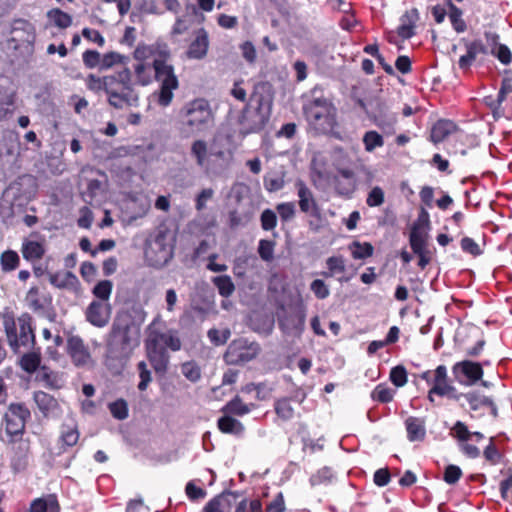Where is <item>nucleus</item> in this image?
I'll use <instances>...</instances> for the list:
<instances>
[{"label":"nucleus","instance_id":"nucleus-1","mask_svg":"<svg viewBox=\"0 0 512 512\" xmlns=\"http://www.w3.org/2000/svg\"><path fill=\"white\" fill-rule=\"evenodd\" d=\"M144 348L147 360L156 374L164 375L170 365V353L182 348V340L177 329L169 328L160 319H154L146 328Z\"/></svg>","mask_w":512,"mask_h":512},{"label":"nucleus","instance_id":"nucleus-2","mask_svg":"<svg viewBox=\"0 0 512 512\" xmlns=\"http://www.w3.org/2000/svg\"><path fill=\"white\" fill-rule=\"evenodd\" d=\"M178 229L162 221L143 238V258L153 268H163L174 257Z\"/></svg>","mask_w":512,"mask_h":512},{"label":"nucleus","instance_id":"nucleus-3","mask_svg":"<svg viewBox=\"0 0 512 512\" xmlns=\"http://www.w3.org/2000/svg\"><path fill=\"white\" fill-rule=\"evenodd\" d=\"M303 115L311 129L317 135H333L338 137L337 108L333 101L324 95L321 88L315 87L310 97L303 104Z\"/></svg>","mask_w":512,"mask_h":512},{"label":"nucleus","instance_id":"nucleus-4","mask_svg":"<svg viewBox=\"0 0 512 512\" xmlns=\"http://www.w3.org/2000/svg\"><path fill=\"white\" fill-rule=\"evenodd\" d=\"M265 88L263 82L254 85L249 101L239 117L240 129L245 135L263 130L270 119L272 102L262 94Z\"/></svg>","mask_w":512,"mask_h":512},{"label":"nucleus","instance_id":"nucleus-5","mask_svg":"<svg viewBox=\"0 0 512 512\" xmlns=\"http://www.w3.org/2000/svg\"><path fill=\"white\" fill-rule=\"evenodd\" d=\"M170 50H163L153 61L154 79L159 83V90L154 93L157 103L167 107L172 103L174 91L179 88V80L174 66L170 63Z\"/></svg>","mask_w":512,"mask_h":512},{"label":"nucleus","instance_id":"nucleus-6","mask_svg":"<svg viewBox=\"0 0 512 512\" xmlns=\"http://www.w3.org/2000/svg\"><path fill=\"white\" fill-rule=\"evenodd\" d=\"M213 122L210 104L203 98L188 102L181 109V134L189 137L206 130Z\"/></svg>","mask_w":512,"mask_h":512},{"label":"nucleus","instance_id":"nucleus-7","mask_svg":"<svg viewBox=\"0 0 512 512\" xmlns=\"http://www.w3.org/2000/svg\"><path fill=\"white\" fill-rule=\"evenodd\" d=\"M128 344V324L122 323L121 318L115 321L109 342L106 357V366L113 374H120L126 364Z\"/></svg>","mask_w":512,"mask_h":512},{"label":"nucleus","instance_id":"nucleus-8","mask_svg":"<svg viewBox=\"0 0 512 512\" xmlns=\"http://www.w3.org/2000/svg\"><path fill=\"white\" fill-rule=\"evenodd\" d=\"M3 323L8 343L14 352H18L21 347L27 348L35 345L32 317L29 314H22L16 320L7 316Z\"/></svg>","mask_w":512,"mask_h":512},{"label":"nucleus","instance_id":"nucleus-9","mask_svg":"<svg viewBox=\"0 0 512 512\" xmlns=\"http://www.w3.org/2000/svg\"><path fill=\"white\" fill-rule=\"evenodd\" d=\"M260 350V345L257 342H249L247 339L239 338L228 345L223 359L228 365H242L255 359Z\"/></svg>","mask_w":512,"mask_h":512},{"label":"nucleus","instance_id":"nucleus-10","mask_svg":"<svg viewBox=\"0 0 512 512\" xmlns=\"http://www.w3.org/2000/svg\"><path fill=\"white\" fill-rule=\"evenodd\" d=\"M106 93L109 103L115 108L128 104V69L124 68L115 75L106 76Z\"/></svg>","mask_w":512,"mask_h":512},{"label":"nucleus","instance_id":"nucleus-11","mask_svg":"<svg viewBox=\"0 0 512 512\" xmlns=\"http://www.w3.org/2000/svg\"><path fill=\"white\" fill-rule=\"evenodd\" d=\"M29 409L22 403L10 404L4 415L5 431L11 436H18L24 432L27 419L30 418Z\"/></svg>","mask_w":512,"mask_h":512},{"label":"nucleus","instance_id":"nucleus-12","mask_svg":"<svg viewBox=\"0 0 512 512\" xmlns=\"http://www.w3.org/2000/svg\"><path fill=\"white\" fill-rule=\"evenodd\" d=\"M453 375L461 384L474 385L483 377L482 364L471 360L457 362L452 367Z\"/></svg>","mask_w":512,"mask_h":512},{"label":"nucleus","instance_id":"nucleus-13","mask_svg":"<svg viewBox=\"0 0 512 512\" xmlns=\"http://www.w3.org/2000/svg\"><path fill=\"white\" fill-rule=\"evenodd\" d=\"M307 395L301 387H295L290 396L277 398L274 402V411L282 421H289L294 417L292 402L302 404Z\"/></svg>","mask_w":512,"mask_h":512},{"label":"nucleus","instance_id":"nucleus-14","mask_svg":"<svg viewBox=\"0 0 512 512\" xmlns=\"http://www.w3.org/2000/svg\"><path fill=\"white\" fill-rule=\"evenodd\" d=\"M305 321L306 312L300 308L280 318L278 324L284 334L300 338L305 329Z\"/></svg>","mask_w":512,"mask_h":512},{"label":"nucleus","instance_id":"nucleus-15","mask_svg":"<svg viewBox=\"0 0 512 512\" xmlns=\"http://www.w3.org/2000/svg\"><path fill=\"white\" fill-rule=\"evenodd\" d=\"M67 353L77 367H89L93 364L89 348L79 336H71L67 341Z\"/></svg>","mask_w":512,"mask_h":512},{"label":"nucleus","instance_id":"nucleus-16","mask_svg":"<svg viewBox=\"0 0 512 512\" xmlns=\"http://www.w3.org/2000/svg\"><path fill=\"white\" fill-rule=\"evenodd\" d=\"M409 243L412 251L418 256V266L423 270L431 261L430 251L427 249L426 237L418 227L414 224L410 231Z\"/></svg>","mask_w":512,"mask_h":512},{"label":"nucleus","instance_id":"nucleus-17","mask_svg":"<svg viewBox=\"0 0 512 512\" xmlns=\"http://www.w3.org/2000/svg\"><path fill=\"white\" fill-rule=\"evenodd\" d=\"M242 496L240 491L224 490L210 499L202 512H230L236 500Z\"/></svg>","mask_w":512,"mask_h":512},{"label":"nucleus","instance_id":"nucleus-18","mask_svg":"<svg viewBox=\"0 0 512 512\" xmlns=\"http://www.w3.org/2000/svg\"><path fill=\"white\" fill-rule=\"evenodd\" d=\"M21 252L27 261L40 260L46 252L44 237L38 233H32L29 239L23 241Z\"/></svg>","mask_w":512,"mask_h":512},{"label":"nucleus","instance_id":"nucleus-19","mask_svg":"<svg viewBox=\"0 0 512 512\" xmlns=\"http://www.w3.org/2000/svg\"><path fill=\"white\" fill-rule=\"evenodd\" d=\"M33 399L45 417L57 418L62 414L58 400L52 395L44 391H36Z\"/></svg>","mask_w":512,"mask_h":512},{"label":"nucleus","instance_id":"nucleus-20","mask_svg":"<svg viewBox=\"0 0 512 512\" xmlns=\"http://www.w3.org/2000/svg\"><path fill=\"white\" fill-rule=\"evenodd\" d=\"M466 54L458 60V66L461 70H468L479 55H488L489 47L485 46L481 39H475L465 44Z\"/></svg>","mask_w":512,"mask_h":512},{"label":"nucleus","instance_id":"nucleus-21","mask_svg":"<svg viewBox=\"0 0 512 512\" xmlns=\"http://www.w3.org/2000/svg\"><path fill=\"white\" fill-rule=\"evenodd\" d=\"M86 319L97 327L105 326L110 318V306L101 301H93L86 310Z\"/></svg>","mask_w":512,"mask_h":512},{"label":"nucleus","instance_id":"nucleus-22","mask_svg":"<svg viewBox=\"0 0 512 512\" xmlns=\"http://www.w3.org/2000/svg\"><path fill=\"white\" fill-rule=\"evenodd\" d=\"M297 195L299 197V207L303 213H310L313 216L319 215V208L316 200L314 199L312 191L307 187L303 181L296 183Z\"/></svg>","mask_w":512,"mask_h":512},{"label":"nucleus","instance_id":"nucleus-23","mask_svg":"<svg viewBox=\"0 0 512 512\" xmlns=\"http://www.w3.org/2000/svg\"><path fill=\"white\" fill-rule=\"evenodd\" d=\"M419 12L417 8L407 10L400 17V25L397 28V34L403 40H408L415 35L416 23L419 20Z\"/></svg>","mask_w":512,"mask_h":512},{"label":"nucleus","instance_id":"nucleus-24","mask_svg":"<svg viewBox=\"0 0 512 512\" xmlns=\"http://www.w3.org/2000/svg\"><path fill=\"white\" fill-rule=\"evenodd\" d=\"M463 398L468 402L469 407L472 411H478L484 408H488L490 414L493 417L498 416V409L496 404L490 397L482 395L478 392H468L463 395Z\"/></svg>","mask_w":512,"mask_h":512},{"label":"nucleus","instance_id":"nucleus-25","mask_svg":"<svg viewBox=\"0 0 512 512\" xmlns=\"http://www.w3.org/2000/svg\"><path fill=\"white\" fill-rule=\"evenodd\" d=\"M407 439L410 442H421L426 437V422L424 418L409 416L405 420Z\"/></svg>","mask_w":512,"mask_h":512},{"label":"nucleus","instance_id":"nucleus-26","mask_svg":"<svg viewBox=\"0 0 512 512\" xmlns=\"http://www.w3.org/2000/svg\"><path fill=\"white\" fill-rule=\"evenodd\" d=\"M456 130L457 125L453 121L440 119L431 128L430 141L434 144L441 143Z\"/></svg>","mask_w":512,"mask_h":512},{"label":"nucleus","instance_id":"nucleus-27","mask_svg":"<svg viewBox=\"0 0 512 512\" xmlns=\"http://www.w3.org/2000/svg\"><path fill=\"white\" fill-rule=\"evenodd\" d=\"M433 386L431 387V393H435L438 396L443 397L444 394L453 392V385L448 381L447 368L444 365H439L434 370V378L432 380Z\"/></svg>","mask_w":512,"mask_h":512},{"label":"nucleus","instance_id":"nucleus-28","mask_svg":"<svg viewBox=\"0 0 512 512\" xmlns=\"http://www.w3.org/2000/svg\"><path fill=\"white\" fill-rule=\"evenodd\" d=\"M209 47L208 35L204 29H201L196 38L189 45L187 57L189 59H202L206 56Z\"/></svg>","mask_w":512,"mask_h":512},{"label":"nucleus","instance_id":"nucleus-29","mask_svg":"<svg viewBox=\"0 0 512 512\" xmlns=\"http://www.w3.org/2000/svg\"><path fill=\"white\" fill-rule=\"evenodd\" d=\"M156 143L151 134L148 138L144 139L141 144H135L133 149L130 150L132 157H139L145 163L152 161L156 156Z\"/></svg>","mask_w":512,"mask_h":512},{"label":"nucleus","instance_id":"nucleus-30","mask_svg":"<svg viewBox=\"0 0 512 512\" xmlns=\"http://www.w3.org/2000/svg\"><path fill=\"white\" fill-rule=\"evenodd\" d=\"M150 208L151 201L147 195H130V222L146 215Z\"/></svg>","mask_w":512,"mask_h":512},{"label":"nucleus","instance_id":"nucleus-31","mask_svg":"<svg viewBox=\"0 0 512 512\" xmlns=\"http://www.w3.org/2000/svg\"><path fill=\"white\" fill-rule=\"evenodd\" d=\"M255 407L254 404H246L242 399L236 395L233 399L228 401L221 409L224 414L231 416H244Z\"/></svg>","mask_w":512,"mask_h":512},{"label":"nucleus","instance_id":"nucleus-32","mask_svg":"<svg viewBox=\"0 0 512 512\" xmlns=\"http://www.w3.org/2000/svg\"><path fill=\"white\" fill-rule=\"evenodd\" d=\"M163 50H169L167 45H152V46H138L133 56L138 61V63L141 62H147L148 60H151V64L153 65V61L156 57H158V54L163 52Z\"/></svg>","mask_w":512,"mask_h":512},{"label":"nucleus","instance_id":"nucleus-33","mask_svg":"<svg viewBox=\"0 0 512 512\" xmlns=\"http://www.w3.org/2000/svg\"><path fill=\"white\" fill-rule=\"evenodd\" d=\"M218 429L224 434L241 435L244 432V425L231 415L224 414L217 421Z\"/></svg>","mask_w":512,"mask_h":512},{"label":"nucleus","instance_id":"nucleus-34","mask_svg":"<svg viewBox=\"0 0 512 512\" xmlns=\"http://www.w3.org/2000/svg\"><path fill=\"white\" fill-rule=\"evenodd\" d=\"M31 352L25 353L20 358V367L27 373H34L40 366L41 363V351L40 348L34 346Z\"/></svg>","mask_w":512,"mask_h":512},{"label":"nucleus","instance_id":"nucleus-35","mask_svg":"<svg viewBox=\"0 0 512 512\" xmlns=\"http://www.w3.org/2000/svg\"><path fill=\"white\" fill-rule=\"evenodd\" d=\"M60 506L54 495L35 499L30 506V512H59Z\"/></svg>","mask_w":512,"mask_h":512},{"label":"nucleus","instance_id":"nucleus-36","mask_svg":"<svg viewBox=\"0 0 512 512\" xmlns=\"http://www.w3.org/2000/svg\"><path fill=\"white\" fill-rule=\"evenodd\" d=\"M40 379L50 389H61L65 385V379L62 374L49 370L45 366L41 369Z\"/></svg>","mask_w":512,"mask_h":512},{"label":"nucleus","instance_id":"nucleus-37","mask_svg":"<svg viewBox=\"0 0 512 512\" xmlns=\"http://www.w3.org/2000/svg\"><path fill=\"white\" fill-rule=\"evenodd\" d=\"M211 281L217 288L219 295L224 298L230 297L235 291V285L229 275L215 276Z\"/></svg>","mask_w":512,"mask_h":512},{"label":"nucleus","instance_id":"nucleus-38","mask_svg":"<svg viewBox=\"0 0 512 512\" xmlns=\"http://www.w3.org/2000/svg\"><path fill=\"white\" fill-rule=\"evenodd\" d=\"M362 142L365 151L368 153L373 152L376 148H381L384 146L383 136L375 130H369L365 132L362 137Z\"/></svg>","mask_w":512,"mask_h":512},{"label":"nucleus","instance_id":"nucleus-39","mask_svg":"<svg viewBox=\"0 0 512 512\" xmlns=\"http://www.w3.org/2000/svg\"><path fill=\"white\" fill-rule=\"evenodd\" d=\"M449 7V18L453 29L457 33H462L467 29L466 22L462 18V10L454 5L450 0L447 2Z\"/></svg>","mask_w":512,"mask_h":512},{"label":"nucleus","instance_id":"nucleus-40","mask_svg":"<svg viewBox=\"0 0 512 512\" xmlns=\"http://www.w3.org/2000/svg\"><path fill=\"white\" fill-rule=\"evenodd\" d=\"M326 266L328 271H323L322 276L328 278L338 273H344L346 271L345 260L343 256H331L326 260Z\"/></svg>","mask_w":512,"mask_h":512},{"label":"nucleus","instance_id":"nucleus-41","mask_svg":"<svg viewBox=\"0 0 512 512\" xmlns=\"http://www.w3.org/2000/svg\"><path fill=\"white\" fill-rule=\"evenodd\" d=\"M50 281L53 285L59 288L74 287L78 284L77 277L69 271L58 272L51 275Z\"/></svg>","mask_w":512,"mask_h":512},{"label":"nucleus","instance_id":"nucleus-42","mask_svg":"<svg viewBox=\"0 0 512 512\" xmlns=\"http://www.w3.org/2000/svg\"><path fill=\"white\" fill-rule=\"evenodd\" d=\"M47 17L55 26L60 29H66L72 24V17L68 13L58 8H54L48 11Z\"/></svg>","mask_w":512,"mask_h":512},{"label":"nucleus","instance_id":"nucleus-43","mask_svg":"<svg viewBox=\"0 0 512 512\" xmlns=\"http://www.w3.org/2000/svg\"><path fill=\"white\" fill-rule=\"evenodd\" d=\"M349 248L354 259H366L371 257L374 253V247L369 242L361 243L354 241Z\"/></svg>","mask_w":512,"mask_h":512},{"label":"nucleus","instance_id":"nucleus-44","mask_svg":"<svg viewBox=\"0 0 512 512\" xmlns=\"http://www.w3.org/2000/svg\"><path fill=\"white\" fill-rule=\"evenodd\" d=\"M79 440V432L76 427L64 426L61 431L60 442L62 444L61 452L66 451V448L73 447Z\"/></svg>","mask_w":512,"mask_h":512},{"label":"nucleus","instance_id":"nucleus-45","mask_svg":"<svg viewBox=\"0 0 512 512\" xmlns=\"http://www.w3.org/2000/svg\"><path fill=\"white\" fill-rule=\"evenodd\" d=\"M20 263V257L16 251L7 250L2 253L0 258L1 269L4 272L15 270Z\"/></svg>","mask_w":512,"mask_h":512},{"label":"nucleus","instance_id":"nucleus-46","mask_svg":"<svg viewBox=\"0 0 512 512\" xmlns=\"http://www.w3.org/2000/svg\"><path fill=\"white\" fill-rule=\"evenodd\" d=\"M135 76L141 85H147L152 82L153 71L152 64L150 62L137 63L134 66Z\"/></svg>","mask_w":512,"mask_h":512},{"label":"nucleus","instance_id":"nucleus-47","mask_svg":"<svg viewBox=\"0 0 512 512\" xmlns=\"http://www.w3.org/2000/svg\"><path fill=\"white\" fill-rule=\"evenodd\" d=\"M394 391L386 386V384H378L371 392L372 400L379 403H389L393 400Z\"/></svg>","mask_w":512,"mask_h":512},{"label":"nucleus","instance_id":"nucleus-48","mask_svg":"<svg viewBox=\"0 0 512 512\" xmlns=\"http://www.w3.org/2000/svg\"><path fill=\"white\" fill-rule=\"evenodd\" d=\"M137 371L139 376V383L137 388L139 391L143 392L147 389L148 385L152 382V372L148 368V365L145 361H140L137 364Z\"/></svg>","mask_w":512,"mask_h":512},{"label":"nucleus","instance_id":"nucleus-49","mask_svg":"<svg viewBox=\"0 0 512 512\" xmlns=\"http://www.w3.org/2000/svg\"><path fill=\"white\" fill-rule=\"evenodd\" d=\"M336 192L345 197H351L357 187V181L344 180V178H334Z\"/></svg>","mask_w":512,"mask_h":512},{"label":"nucleus","instance_id":"nucleus-50","mask_svg":"<svg viewBox=\"0 0 512 512\" xmlns=\"http://www.w3.org/2000/svg\"><path fill=\"white\" fill-rule=\"evenodd\" d=\"M504 100L497 94V97L486 96L484 98V103L489 109L492 111L494 119H499L504 116V109L502 108V103Z\"/></svg>","mask_w":512,"mask_h":512},{"label":"nucleus","instance_id":"nucleus-51","mask_svg":"<svg viewBox=\"0 0 512 512\" xmlns=\"http://www.w3.org/2000/svg\"><path fill=\"white\" fill-rule=\"evenodd\" d=\"M483 456L491 465H497L502 461L503 455L494 444L493 438L490 439L489 445L484 449Z\"/></svg>","mask_w":512,"mask_h":512},{"label":"nucleus","instance_id":"nucleus-52","mask_svg":"<svg viewBox=\"0 0 512 512\" xmlns=\"http://www.w3.org/2000/svg\"><path fill=\"white\" fill-rule=\"evenodd\" d=\"M191 153L199 166H203L207 157V144L203 140H196L191 146Z\"/></svg>","mask_w":512,"mask_h":512},{"label":"nucleus","instance_id":"nucleus-53","mask_svg":"<svg viewBox=\"0 0 512 512\" xmlns=\"http://www.w3.org/2000/svg\"><path fill=\"white\" fill-rule=\"evenodd\" d=\"M390 381L396 386V387H403L407 381V371L404 366L397 365L393 367L390 371Z\"/></svg>","mask_w":512,"mask_h":512},{"label":"nucleus","instance_id":"nucleus-54","mask_svg":"<svg viewBox=\"0 0 512 512\" xmlns=\"http://www.w3.org/2000/svg\"><path fill=\"white\" fill-rule=\"evenodd\" d=\"M181 372L191 382H197L201 378L200 367L192 361L183 363Z\"/></svg>","mask_w":512,"mask_h":512},{"label":"nucleus","instance_id":"nucleus-55","mask_svg":"<svg viewBox=\"0 0 512 512\" xmlns=\"http://www.w3.org/2000/svg\"><path fill=\"white\" fill-rule=\"evenodd\" d=\"M112 291V283L109 280H103L96 284L93 288V294L101 302H105L109 299Z\"/></svg>","mask_w":512,"mask_h":512},{"label":"nucleus","instance_id":"nucleus-56","mask_svg":"<svg viewBox=\"0 0 512 512\" xmlns=\"http://www.w3.org/2000/svg\"><path fill=\"white\" fill-rule=\"evenodd\" d=\"M385 202V194L381 187H373L367 195L366 204L369 207H379Z\"/></svg>","mask_w":512,"mask_h":512},{"label":"nucleus","instance_id":"nucleus-57","mask_svg":"<svg viewBox=\"0 0 512 512\" xmlns=\"http://www.w3.org/2000/svg\"><path fill=\"white\" fill-rule=\"evenodd\" d=\"M261 228L265 231H272L277 226L276 213L271 209H265L260 216Z\"/></svg>","mask_w":512,"mask_h":512},{"label":"nucleus","instance_id":"nucleus-58","mask_svg":"<svg viewBox=\"0 0 512 512\" xmlns=\"http://www.w3.org/2000/svg\"><path fill=\"white\" fill-rule=\"evenodd\" d=\"M275 242L272 240L261 239L258 245V253L262 260L271 261L273 259Z\"/></svg>","mask_w":512,"mask_h":512},{"label":"nucleus","instance_id":"nucleus-59","mask_svg":"<svg viewBox=\"0 0 512 512\" xmlns=\"http://www.w3.org/2000/svg\"><path fill=\"white\" fill-rule=\"evenodd\" d=\"M461 477L462 470L457 465L450 464L444 470L443 480L449 485L457 483Z\"/></svg>","mask_w":512,"mask_h":512},{"label":"nucleus","instance_id":"nucleus-60","mask_svg":"<svg viewBox=\"0 0 512 512\" xmlns=\"http://www.w3.org/2000/svg\"><path fill=\"white\" fill-rule=\"evenodd\" d=\"M453 437L457 438L461 442H466L471 437V432L465 423L457 421L451 429Z\"/></svg>","mask_w":512,"mask_h":512},{"label":"nucleus","instance_id":"nucleus-61","mask_svg":"<svg viewBox=\"0 0 512 512\" xmlns=\"http://www.w3.org/2000/svg\"><path fill=\"white\" fill-rule=\"evenodd\" d=\"M276 210L282 221L287 222L295 216V204L293 202H283L276 206Z\"/></svg>","mask_w":512,"mask_h":512},{"label":"nucleus","instance_id":"nucleus-62","mask_svg":"<svg viewBox=\"0 0 512 512\" xmlns=\"http://www.w3.org/2000/svg\"><path fill=\"white\" fill-rule=\"evenodd\" d=\"M332 479V473L329 468L324 467L318 470L315 474L310 477V484L312 486H318L324 483L330 482Z\"/></svg>","mask_w":512,"mask_h":512},{"label":"nucleus","instance_id":"nucleus-63","mask_svg":"<svg viewBox=\"0 0 512 512\" xmlns=\"http://www.w3.org/2000/svg\"><path fill=\"white\" fill-rule=\"evenodd\" d=\"M311 291L318 299H326L330 295V291L325 282L321 279H315L310 285Z\"/></svg>","mask_w":512,"mask_h":512},{"label":"nucleus","instance_id":"nucleus-64","mask_svg":"<svg viewBox=\"0 0 512 512\" xmlns=\"http://www.w3.org/2000/svg\"><path fill=\"white\" fill-rule=\"evenodd\" d=\"M108 407L110 413L117 419H124L127 416V404L123 399L110 403Z\"/></svg>","mask_w":512,"mask_h":512}]
</instances>
